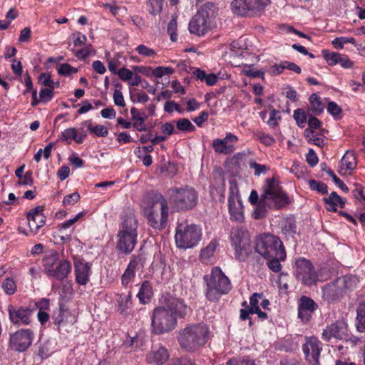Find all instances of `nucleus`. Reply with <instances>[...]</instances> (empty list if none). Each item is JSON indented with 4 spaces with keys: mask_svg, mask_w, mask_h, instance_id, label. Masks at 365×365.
Masks as SVG:
<instances>
[{
    "mask_svg": "<svg viewBox=\"0 0 365 365\" xmlns=\"http://www.w3.org/2000/svg\"><path fill=\"white\" fill-rule=\"evenodd\" d=\"M263 192L259 197L253 217L261 219L265 215L267 208L280 209L288 205L290 201L287 195L282 190L279 181L274 178L267 179L262 187Z\"/></svg>",
    "mask_w": 365,
    "mask_h": 365,
    "instance_id": "f257e3e1",
    "label": "nucleus"
},
{
    "mask_svg": "<svg viewBox=\"0 0 365 365\" xmlns=\"http://www.w3.org/2000/svg\"><path fill=\"white\" fill-rule=\"evenodd\" d=\"M143 214L152 227L158 230L163 229L168 217L166 200L160 193L149 195L143 202Z\"/></svg>",
    "mask_w": 365,
    "mask_h": 365,
    "instance_id": "f03ea898",
    "label": "nucleus"
},
{
    "mask_svg": "<svg viewBox=\"0 0 365 365\" xmlns=\"http://www.w3.org/2000/svg\"><path fill=\"white\" fill-rule=\"evenodd\" d=\"M209 334V329L205 324L189 325L180 331L178 341L182 349L194 351L206 344Z\"/></svg>",
    "mask_w": 365,
    "mask_h": 365,
    "instance_id": "7ed1b4c3",
    "label": "nucleus"
},
{
    "mask_svg": "<svg viewBox=\"0 0 365 365\" xmlns=\"http://www.w3.org/2000/svg\"><path fill=\"white\" fill-rule=\"evenodd\" d=\"M138 222L133 214L127 215L123 220L117 235V249L124 254H130L137 243Z\"/></svg>",
    "mask_w": 365,
    "mask_h": 365,
    "instance_id": "20e7f679",
    "label": "nucleus"
},
{
    "mask_svg": "<svg viewBox=\"0 0 365 365\" xmlns=\"http://www.w3.org/2000/svg\"><path fill=\"white\" fill-rule=\"evenodd\" d=\"M204 279L207 284L206 297L210 301H216L221 295L231 290L230 279L219 267H213L211 273L205 275Z\"/></svg>",
    "mask_w": 365,
    "mask_h": 365,
    "instance_id": "39448f33",
    "label": "nucleus"
},
{
    "mask_svg": "<svg viewBox=\"0 0 365 365\" xmlns=\"http://www.w3.org/2000/svg\"><path fill=\"white\" fill-rule=\"evenodd\" d=\"M216 14L217 7L214 4H205L190 21V31L198 36L204 35L213 25Z\"/></svg>",
    "mask_w": 365,
    "mask_h": 365,
    "instance_id": "423d86ee",
    "label": "nucleus"
},
{
    "mask_svg": "<svg viewBox=\"0 0 365 365\" xmlns=\"http://www.w3.org/2000/svg\"><path fill=\"white\" fill-rule=\"evenodd\" d=\"M201 236V229L197 225L184 221L178 224L176 227L175 243L179 248H192L199 243Z\"/></svg>",
    "mask_w": 365,
    "mask_h": 365,
    "instance_id": "0eeeda50",
    "label": "nucleus"
},
{
    "mask_svg": "<svg viewBox=\"0 0 365 365\" xmlns=\"http://www.w3.org/2000/svg\"><path fill=\"white\" fill-rule=\"evenodd\" d=\"M256 252L264 258L285 259L286 252L280 239L271 235H264L257 240Z\"/></svg>",
    "mask_w": 365,
    "mask_h": 365,
    "instance_id": "6e6552de",
    "label": "nucleus"
},
{
    "mask_svg": "<svg viewBox=\"0 0 365 365\" xmlns=\"http://www.w3.org/2000/svg\"><path fill=\"white\" fill-rule=\"evenodd\" d=\"M357 281L356 277L351 275L339 277L322 288V297L329 302L338 300L346 289L354 288Z\"/></svg>",
    "mask_w": 365,
    "mask_h": 365,
    "instance_id": "1a4fd4ad",
    "label": "nucleus"
},
{
    "mask_svg": "<svg viewBox=\"0 0 365 365\" xmlns=\"http://www.w3.org/2000/svg\"><path fill=\"white\" fill-rule=\"evenodd\" d=\"M171 202L178 210L192 209L197 202V194L191 187L172 189Z\"/></svg>",
    "mask_w": 365,
    "mask_h": 365,
    "instance_id": "9d476101",
    "label": "nucleus"
},
{
    "mask_svg": "<svg viewBox=\"0 0 365 365\" xmlns=\"http://www.w3.org/2000/svg\"><path fill=\"white\" fill-rule=\"evenodd\" d=\"M177 320L162 306L156 307L152 316V330L156 334L168 332L175 329Z\"/></svg>",
    "mask_w": 365,
    "mask_h": 365,
    "instance_id": "9b49d317",
    "label": "nucleus"
},
{
    "mask_svg": "<svg viewBox=\"0 0 365 365\" xmlns=\"http://www.w3.org/2000/svg\"><path fill=\"white\" fill-rule=\"evenodd\" d=\"M230 240L239 260H244L250 250V238L247 230L233 227L230 232Z\"/></svg>",
    "mask_w": 365,
    "mask_h": 365,
    "instance_id": "f8f14e48",
    "label": "nucleus"
},
{
    "mask_svg": "<svg viewBox=\"0 0 365 365\" xmlns=\"http://www.w3.org/2000/svg\"><path fill=\"white\" fill-rule=\"evenodd\" d=\"M269 4V0H233L232 11L243 16L259 15Z\"/></svg>",
    "mask_w": 365,
    "mask_h": 365,
    "instance_id": "ddd939ff",
    "label": "nucleus"
},
{
    "mask_svg": "<svg viewBox=\"0 0 365 365\" xmlns=\"http://www.w3.org/2000/svg\"><path fill=\"white\" fill-rule=\"evenodd\" d=\"M228 210L230 219L236 222L244 220V208L236 182H231L229 189Z\"/></svg>",
    "mask_w": 365,
    "mask_h": 365,
    "instance_id": "4468645a",
    "label": "nucleus"
},
{
    "mask_svg": "<svg viewBox=\"0 0 365 365\" xmlns=\"http://www.w3.org/2000/svg\"><path fill=\"white\" fill-rule=\"evenodd\" d=\"M295 276L298 281L308 287L315 284L318 281V274L312 264L304 258L296 262Z\"/></svg>",
    "mask_w": 365,
    "mask_h": 365,
    "instance_id": "2eb2a0df",
    "label": "nucleus"
},
{
    "mask_svg": "<svg viewBox=\"0 0 365 365\" xmlns=\"http://www.w3.org/2000/svg\"><path fill=\"white\" fill-rule=\"evenodd\" d=\"M238 141V137L228 132L224 138H216L212 141V148L215 153L229 155L233 153L235 150V144Z\"/></svg>",
    "mask_w": 365,
    "mask_h": 365,
    "instance_id": "dca6fc26",
    "label": "nucleus"
},
{
    "mask_svg": "<svg viewBox=\"0 0 365 365\" xmlns=\"http://www.w3.org/2000/svg\"><path fill=\"white\" fill-rule=\"evenodd\" d=\"M175 317L184 318L190 311L182 299L168 296L165 297L164 303L161 305Z\"/></svg>",
    "mask_w": 365,
    "mask_h": 365,
    "instance_id": "f3484780",
    "label": "nucleus"
},
{
    "mask_svg": "<svg viewBox=\"0 0 365 365\" xmlns=\"http://www.w3.org/2000/svg\"><path fill=\"white\" fill-rule=\"evenodd\" d=\"M302 349L306 360L309 365H320L319 359L322 348L320 341L317 338L314 336L308 338Z\"/></svg>",
    "mask_w": 365,
    "mask_h": 365,
    "instance_id": "a211bd4d",
    "label": "nucleus"
},
{
    "mask_svg": "<svg viewBox=\"0 0 365 365\" xmlns=\"http://www.w3.org/2000/svg\"><path fill=\"white\" fill-rule=\"evenodd\" d=\"M32 332L29 329H21L14 333L11 337V346L17 351H24L32 343Z\"/></svg>",
    "mask_w": 365,
    "mask_h": 365,
    "instance_id": "6ab92c4d",
    "label": "nucleus"
},
{
    "mask_svg": "<svg viewBox=\"0 0 365 365\" xmlns=\"http://www.w3.org/2000/svg\"><path fill=\"white\" fill-rule=\"evenodd\" d=\"M8 312L9 319L14 324L27 325L30 323L31 310L27 307L9 305Z\"/></svg>",
    "mask_w": 365,
    "mask_h": 365,
    "instance_id": "aec40b11",
    "label": "nucleus"
},
{
    "mask_svg": "<svg viewBox=\"0 0 365 365\" xmlns=\"http://www.w3.org/2000/svg\"><path fill=\"white\" fill-rule=\"evenodd\" d=\"M347 335L346 324L344 321H337L324 329L322 339L330 341L331 339H342Z\"/></svg>",
    "mask_w": 365,
    "mask_h": 365,
    "instance_id": "412c9836",
    "label": "nucleus"
},
{
    "mask_svg": "<svg viewBox=\"0 0 365 365\" xmlns=\"http://www.w3.org/2000/svg\"><path fill=\"white\" fill-rule=\"evenodd\" d=\"M43 211V207L37 206L28 213V225L31 232L34 234H36L38 230L45 225L46 217Z\"/></svg>",
    "mask_w": 365,
    "mask_h": 365,
    "instance_id": "4be33fe9",
    "label": "nucleus"
},
{
    "mask_svg": "<svg viewBox=\"0 0 365 365\" xmlns=\"http://www.w3.org/2000/svg\"><path fill=\"white\" fill-rule=\"evenodd\" d=\"M169 358L167 349L160 344L152 346L151 351L147 354L146 361L153 365H161Z\"/></svg>",
    "mask_w": 365,
    "mask_h": 365,
    "instance_id": "5701e85b",
    "label": "nucleus"
},
{
    "mask_svg": "<svg viewBox=\"0 0 365 365\" xmlns=\"http://www.w3.org/2000/svg\"><path fill=\"white\" fill-rule=\"evenodd\" d=\"M76 281L81 285H86L91 273V264L83 259L74 261Z\"/></svg>",
    "mask_w": 365,
    "mask_h": 365,
    "instance_id": "b1692460",
    "label": "nucleus"
},
{
    "mask_svg": "<svg viewBox=\"0 0 365 365\" xmlns=\"http://www.w3.org/2000/svg\"><path fill=\"white\" fill-rule=\"evenodd\" d=\"M318 306L311 298L302 296L298 307V317L304 322H308Z\"/></svg>",
    "mask_w": 365,
    "mask_h": 365,
    "instance_id": "393cba45",
    "label": "nucleus"
},
{
    "mask_svg": "<svg viewBox=\"0 0 365 365\" xmlns=\"http://www.w3.org/2000/svg\"><path fill=\"white\" fill-rule=\"evenodd\" d=\"M86 135V133L82 129L77 130L75 128H68L61 133L58 136V140L64 141L67 144H70L72 140H74L77 143H82Z\"/></svg>",
    "mask_w": 365,
    "mask_h": 365,
    "instance_id": "a878e982",
    "label": "nucleus"
},
{
    "mask_svg": "<svg viewBox=\"0 0 365 365\" xmlns=\"http://www.w3.org/2000/svg\"><path fill=\"white\" fill-rule=\"evenodd\" d=\"M356 167V156L352 151H347L339 165V173L342 175H349Z\"/></svg>",
    "mask_w": 365,
    "mask_h": 365,
    "instance_id": "bb28decb",
    "label": "nucleus"
},
{
    "mask_svg": "<svg viewBox=\"0 0 365 365\" xmlns=\"http://www.w3.org/2000/svg\"><path fill=\"white\" fill-rule=\"evenodd\" d=\"M71 271V263L66 259H62L58 261L55 265L48 277H54L58 280H63L68 277Z\"/></svg>",
    "mask_w": 365,
    "mask_h": 365,
    "instance_id": "cd10ccee",
    "label": "nucleus"
},
{
    "mask_svg": "<svg viewBox=\"0 0 365 365\" xmlns=\"http://www.w3.org/2000/svg\"><path fill=\"white\" fill-rule=\"evenodd\" d=\"M130 115L133 120V126L140 132L146 131L147 125L145 123L148 118L146 114L140 112L135 107H132L130 108Z\"/></svg>",
    "mask_w": 365,
    "mask_h": 365,
    "instance_id": "c85d7f7f",
    "label": "nucleus"
},
{
    "mask_svg": "<svg viewBox=\"0 0 365 365\" xmlns=\"http://www.w3.org/2000/svg\"><path fill=\"white\" fill-rule=\"evenodd\" d=\"M139 264V259L136 256H133L129 264L121 277V282L126 287L135 276V272Z\"/></svg>",
    "mask_w": 365,
    "mask_h": 365,
    "instance_id": "c756f323",
    "label": "nucleus"
},
{
    "mask_svg": "<svg viewBox=\"0 0 365 365\" xmlns=\"http://www.w3.org/2000/svg\"><path fill=\"white\" fill-rule=\"evenodd\" d=\"M324 200L327 204V210L329 211L336 212L337 207H344L345 205V200L338 195L336 192H332Z\"/></svg>",
    "mask_w": 365,
    "mask_h": 365,
    "instance_id": "7c9ffc66",
    "label": "nucleus"
},
{
    "mask_svg": "<svg viewBox=\"0 0 365 365\" xmlns=\"http://www.w3.org/2000/svg\"><path fill=\"white\" fill-rule=\"evenodd\" d=\"M58 262V255L56 252L51 251L46 255L45 257L43 259V266L44 272L48 276L51 274Z\"/></svg>",
    "mask_w": 365,
    "mask_h": 365,
    "instance_id": "2f4dec72",
    "label": "nucleus"
},
{
    "mask_svg": "<svg viewBox=\"0 0 365 365\" xmlns=\"http://www.w3.org/2000/svg\"><path fill=\"white\" fill-rule=\"evenodd\" d=\"M217 242L212 240L200 252V259L203 263L207 264L211 262V259L214 256L215 250L217 247Z\"/></svg>",
    "mask_w": 365,
    "mask_h": 365,
    "instance_id": "473e14b6",
    "label": "nucleus"
},
{
    "mask_svg": "<svg viewBox=\"0 0 365 365\" xmlns=\"http://www.w3.org/2000/svg\"><path fill=\"white\" fill-rule=\"evenodd\" d=\"M356 328L359 331H365V299L361 302L356 309Z\"/></svg>",
    "mask_w": 365,
    "mask_h": 365,
    "instance_id": "72a5a7b5",
    "label": "nucleus"
},
{
    "mask_svg": "<svg viewBox=\"0 0 365 365\" xmlns=\"http://www.w3.org/2000/svg\"><path fill=\"white\" fill-rule=\"evenodd\" d=\"M117 303L118 311L121 314L126 312L132 306L130 292L118 295Z\"/></svg>",
    "mask_w": 365,
    "mask_h": 365,
    "instance_id": "f704fd0d",
    "label": "nucleus"
},
{
    "mask_svg": "<svg viewBox=\"0 0 365 365\" xmlns=\"http://www.w3.org/2000/svg\"><path fill=\"white\" fill-rule=\"evenodd\" d=\"M153 296L152 287L150 283L147 281L144 282L140 287V292L138 294L139 300L143 303H147Z\"/></svg>",
    "mask_w": 365,
    "mask_h": 365,
    "instance_id": "c9c22d12",
    "label": "nucleus"
},
{
    "mask_svg": "<svg viewBox=\"0 0 365 365\" xmlns=\"http://www.w3.org/2000/svg\"><path fill=\"white\" fill-rule=\"evenodd\" d=\"M193 74L200 81H205L207 85L212 86L217 82V76L215 74H206L205 72L199 68L195 69Z\"/></svg>",
    "mask_w": 365,
    "mask_h": 365,
    "instance_id": "e433bc0d",
    "label": "nucleus"
},
{
    "mask_svg": "<svg viewBox=\"0 0 365 365\" xmlns=\"http://www.w3.org/2000/svg\"><path fill=\"white\" fill-rule=\"evenodd\" d=\"M304 136L309 143H312L320 148L325 145L324 138L311 129H305Z\"/></svg>",
    "mask_w": 365,
    "mask_h": 365,
    "instance_id": "4c0bfd02",
    "label": "nucleus"
},
{
    "mask_svg": "<svg viewBox=\"0 0 365 365\" xmlns=\"http://www.w3.org/2000/svg\"><path fill=\"white\" fill-rule=\"evenodd\" d=\"M84 125L88 128V129L93 133H94L98 137H105L108 133V128L103 125H98L96 126H93L91 121H85L83 123Z\"/></svg>",
    "mask_w": 365,
    "mask_h": 365,
    "instance_id": "58836bf2",
    "label": "nucleus"
},
{
    "mask_svg": "<svg viewBox=\"0 0 365 365\" xmlns=\"http://www.w3.org/2000/svg\"><path fill=\"white\" fill-rule=\"evenodd\" d=\"M311 109L315 114L321 113L324 110V106L319 97L316 93H312L309 97Z\"/></svg>",
    "mask_w": 365,
    "mask_h": 365,
    "instance_id": "ea45409f",
    "label": "nucleus"
},
{
    "mask_svg": "<svg viewBox=\"0 0 365 365\" xmlns=\"http://www.w3.org/2000/svg\"><path fill=\"white\" fill-rule=\"evenodd\" d=\"M226 365H255L254 359L247 356L230 359Z\"/></svg>",
    "mask_w": 365,
    "mask_h": 365,
    "instance_id": "a19ab883",
    "label": "nucleus"
},
{
    "mask_svg": "<svg viewBox=\"0 0 365 365\" xmlns=\"http://www.w3.org/2000/svg\"><path fill=\"white\" fill-rule=\"evenodd\" d=\"M355 38L353 37H337L334 38L331 43L336 49H341L344 47V45L346 43H351L355 44Z\"/></svg>",
    "mask_w": 365,
    "mask_h": 365,
    "instance_id": "79ce46f5",
    "label": "nucleus"
},
{
    "mask_svg": "<svg viewBox=\"0 0 365 365\" xmlns=\"http://www.w3.org/2000/svg\"><path fill=\"white\" fill-rule=\"evenodd\" d=\"M282 232L287 237H293L296 233V225L292 219H287L284 221L282 227Z\"/></svg>",
    "mask_w": 365,
    "mask_h": 365,
    "instance_id": "37998d69",
    "label": "nucleus"
},
{
    "mask_svg": "<svg viewBox=\"0 0 365 365\" xmlns=\"http://www.w3.org/2000/svg\"><path fill=\"white\" fill-rule=\"evenodd\" d=\"M39 83L48 88H54L56 85H58V83H55L51 80V76L49 73H43L38 78Z\"/></svg>",
    "mask_w": 365,
    "mask_h": 365,
    "instance_id": "c03bdc74",
    "label": "nucleus"
},
{
    "mask_svg": "<svg viewBox=\"0 0 365 365\" xmlns=\"http://www.w3.org/2000/svg\"><path fill=\"white\" fill-rule=\"evenodd\" d=\"M323 56L327 61V63L330 66H334L339 63L340 59V53L336 52L329 53L327 51H322Z\"/></svg>",
    "mask_w": 365,
    "mask_h": 365,
    "instance_id": "a18cd8bd",
    "label": "nucleus"
},
{
    "mask_svg": "<svg viewBox=\"0 0 365 365\" xmlns=\"http://www.w3.org/2000/svg\"><path fill=\"white\" fill-rule=\"evenodd\" d=\"M96 53L95 50L92 48V46L88 45L85 48L76 51L75 53L76 57L79 59H86L88 56L91 55H94Z\"/></svg>",
    "mask_w": 365,
    "mask_h": 365,
    "instance_id": "49530a36",
    "label": "nucleus"
},
{
    "mask_svg": "<svg viewBox=\"0 0 365 365\" xmlns=\"http://www.w3.org/2000/svg\"><path fill=\"white\" fill-rule=\"evenodd\" d=\"M177 128L180 130L182 131H188L192 132L194 131L195 128V126L191 123V122L186 118H182L180 119L177 122Z\"/></svg>",
    "mask_w": 365,
    "mask_h": 365,
    "instance_id": "de8ad7c7",
    "label": "nucleus"
},
{
    "mask_svg": "<svg viewBox=\"0 0 365 365\" xmlns=\"http://www.w3.org/2000/svg\"><path fill=\"white\" fill-rule=\"evenodd\" d=\"M249 166L251 169L254 170V174L256 176H259L261 174H265L268 170V168L265 165L259 164L255 161H250Z\"/></svg>",
    "mask_w": 365,
    "mask_h": 365,
    "instance_id": "09e8293b",
    "label": "nucleus"
},
{
    "mask_svg": "<svg viewBox=\"0 0 365 365\" xmlns=\"http://www.w3.org/2000/svg\"><path fill=\"white\" fill-rule=\"evenodd\" d=\"M136 51L138 54L145 57H153L156 55V52L145 45L140 44L135 48Z\"/></svg>",
    "mask_w": 365,
    "mask_h": 365,
    "instance_id": "8fccbe9b",
    "label": "nucleus"
},
{
    "mask_svg": "<svg viewBox=\"0 0 365 365\" xmlns=\"http://www.w3.org/2000/svg\"><path fill=\"white\" fill-rule=\"evenodd\" d=\"M150 5V13L156 15L161 12L163 6V0H148Z\"/></svg>",
    "mask_w": 365,
    "mask_h": 365,
    "instance_id": "3c124183",
    "label": "nucleus"
},
{
    "mask_svg": "<svg viewBox=\"0 0 365 365\" xmlns=\"http://www.w3.org/2000/svg\"><path fill=\"white\" fill-rule=\"evenodd\" d=\"M177 21L175 16L172 17L171 21L169 22L168 25V33L170 36V39L173 41H175L177 40Z\"/></svg>",
    "mask_w": 365,
    "mask_h": 365,
    "instance_id": "603ef678",
    "label": "nucleus"
},
{
    "mask_svg": "<svg viewBox=\"0 0 365 365\" xmlns=\"http://www.w3.org/2000/svg\"><path fill=\"white\" fill-rule=\"evenodd\" d=\"M293 117L299 127L303 128L304 126L307 121V116L302 109L294 110Z\"/></svg>",
    "mask_w": 365,
    "mask_h": 365,
    "instance_id": "864d4df0",
    "label": "nucleus"
},
{
    "mask_svg": "<svg viewBox=\"0 0 365 365\" xmlns=\"http://www.w3.org/2000/svg\"><path fill=\"white\" fill-rule=\"evenodd\" d=\"M2 288L7 294L11 295L15 292L16 289V286L13 279L7 278L3 282Z\"/></svg>",
    "mask_w": 365,
    "mask_h": 365,
    "instance_id": "5fc2aeb1",
    "label": "nucleus"
},
{
    "mask_svg": "<svg viewBox=\"0 0 365 365\" xmlns=\"http://www.w3.org/2000/svg\"><path fill=\"white\" fill-rule=\"evenodd\" d=\"M309 187L313 190H317L319 192L322 193H327V186L326 184L317 182L314 180H311L309 181Z\"/></svg>",
    "mask_w": 365,
    "mask_h": 365,
    "instance_id": "6e6d98bb",
    "label": "nucleus"
},
{
    "mask_svg": "<svg viewBox=\"0 0 365 365\" xmlns=\"http://www.w3.org/2000/svg\"><path fill=\"white\" fill-rule=\"evenodd\" d=\"M77 71L78 69L76 68L72 67L68 63H63L58 69V73L63 76H69Z\"/></svg>",
    "mask_w": 365,
    "mask_h": 365,
    "instance_id": "4d7b16f0",
    "label": "nucleus"
},
{
    "mask_svg": "<svg viewBox=\"0 0 365 365\" xmlns=\"http://www.w3.org/2000/svg\"><path fill=\"white\" fill-rule=\"evenodd\" d=\"M80 200V195L78 192H73L71 194H69L66 195L63 200V205L64 206L73 205L76 202H77Z\"/></svg>",
    "mask_w": 365,
    "mask_h": 365,
    "instance_id": "13d9d810",
    "label": "nucleus"
},
{
    "mask_svg": "<svg viewBox=\"0 0 365 365\" xmlns=\"http://www.w3.org/2000/svg\"><path fill=\"white\" fill-rule=\"evenodd\" d=\"M269 259L267 265L269 268L273 272H279L281 269L280 261H283L284 259H277V258H267Z\"/></svg>",
    "mask_w": 365,
    "mask_h": 365,
    "instance_id": "bf43d9fd",
    "label": "nucleus"
},
{
    "mask_svg": "<svg viewBox=\"0 0 365 365\" xmlns=\"http://www.w3.org/2000/svg\"><path fill=\"white\" fill-rule=\"evenodd\" d=\"M130 99L135 103H145L149 101V96L145 93H138L130 95Z\"/></svg>",
    "mask_w": 365,
    "mask_h": 365,
    "instance_id": "052dcab7",
    "label": "nucleus"
},
{
    "mask_svg": "<svg viewBox=\"0 0 365 365\" xmlns=\"http://www.w3.org/2000/svg\"><path fill=\"white\" fill-rule=\"evenodd\" d=\"M327 111L334 117L337 118L340 115L341 109L336 103L331 101L328 103Z\"/></svg>",
    "mask_w": 365,
    "mask_h": 365,
    "instance_id": "680f3d73",
    "label": "nucleus"
},
{
    "mask_svg": "<svg viewBox=\"0 0 365 365\" xmlns=\"http://www.w3.org/2000/svg\"><path fill=\"white\" fill-rule=\"evenodd\" d=\"M119 78L123 81H128L133 76V73L125 68H122L118 71Z\"/></svg>",
    "mask_w": 365,
    "mask_h": 365,
    "instance_id": "e2e57ef3",
    "label": "nucleus"
},
{
    "mask_svg": "<svg viewBox=\"0 0 365 365\" xmlns=\"http://www.w3.org/2000/svg\"><path fill=\"white\" fill-rule=\"evenodd\" d=\"M53 88H43L40 91L39 98L41 101L48 102L53 97Z\"/></svg>",
    "mask_w": 365,
    "mask_h": 365,
    "instance_id": "0e129e2a",
    "label": "nucleus"
},
{
    "mask_svg": "<svg viewBox=\"0 0 365 365\" xmlns=\"http://www.w3.org/2000/svg\"><path fill=\"white\" fill-rule=\"evenodd\" d=\"M263 297V294L254 293L250 298V310L259 307V300Z\"/></svg>",
    "mask_w": 365,
    "mask_h": 365,
    "instance_id": "69168bd1",
    "label": "nucleus"
},
{
    "mask_svg": "<svg viewBox=\"0 0 365 365\" xmlns=\"http://www.w3.org/2000/svg\"><path fill=\"white\" fill-rule=\"evenodd\" d=\"M113 101L114 103L120 107H124L125 106V103L124 101V97L123 93L119 90H115L113 93Z\"/></svg>",
    "mask_w": 365,
    "mask_h": 365,
    "instance_id": "338daca9",
    "label": "nucleus"
},
{
    "mask_svg": "<svg viewBox=\"0 0 365 365\" xmlns=\"http://www.w3.org/2000/svg\"><path fill=\"white\" fill-rule=\"evenodd\" d=\"M31 31L29 27L23 29L19 35V41L21 43L29 42L31 38Z\"/></svg>",
    "mask_w": 365,
    "mask_h": 365,
    "instance_id": "774afa93",
    "label": "nucleus"
}]
</instances>
